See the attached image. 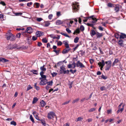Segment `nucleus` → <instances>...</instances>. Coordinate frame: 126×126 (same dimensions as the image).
<instances>
[{
    "instance_id": "cd10ccee",
    "label": "nucleus",
    "mask_w": 126,
    "mask_h": 126,
    "mask_svg": "<svg viewBox=\"0 0 126 126\" xmlns=\"http://www.w3.org/2000/svg\"><path fill=\"white\" fill-rule=\"evenodd\" d=\"M10 40L11 41H13L15 39V36L12 34V36H11Z\"/></svg>"
},
{
    "instance_id": "5fc2aeb1",
    "label": "nucleus",
    "mask_w": 126,
    "mask_h": 126,
    "mask_svg": "<svg viewBox=\"0 0 126 126\" xmlns=\"http://www.w3.org/2000/svg\"><path fill=\"white\" fill-rule=\"evenodd\" d=\"M73 81L71 82L69 84V88H71L72 87V85L73 84Z\"/></svg>"
},
{
    "instance_id": "a878e982",
    "label": "nucleus",
    "mask_w": 126,
    "mask_h": 126,
    "mask_svg": "<svg viewBox=\"0 0 126 126\" xmlns=\"http://www.w3.org/2000/svg\"><path fill=\"white\" fill-rule=\"evenodd\" d=\"M107 6H108L110 7H115L114 4L110 3H108Z\"/></svg>"
},
{
    "instance_id": "c85d7f7f",
    "label": "nucleus",
    "mask_w": 126,
    "mask_h": 126,
    "mask_svg": "<svg viewBox=\"0 0 126 126\" xmlns=\"http://www.w3.org/2000/svg\"><path fill=\"white\" fill-rule=\"evenodd\" d=\"M79 38L78 37H76L74 39V42L75 43H77L78 42Z\"/></svg>"
},
{
    "instance_id": "ea45409f",
    "label": "nucleus",
    "mask_w": 126,
    "mask_h": 126,
    "mask_svg": "<svg viewBox=\"0 0 126 126\" xmlns=\"http://www.w3.org/2000/svg\"><path fill=\"white\" fill-rule=\"evenodd\" d=\"M47 85H50L52 86V83H53L52 81L51 80L50 81H49L48 82H47Z\"/></svg>"
},
{
    "instance_id": "a18cd8bd",
    "label": "nucleus",
    "mask_w": 126,
    "mask_h": 126,
    "mask_svg": "<svg viewBox=\"0 0 126 126\" xmlns=\"http://www.w3.org/2000/svg\"><path fill=\"white\" fill-rule=\"evenodd\" d=\"M35 5H36V8H38L40 6L39 4L38 3H35Z\"/></svg>"
},
{
    "instance_id": "20e7f679",
    "label": "nucleus",
    "mask_w": 126,
    "mask_h": 126,
    "mask_svg": "<svg viewBox=\"0 0 126 126\" xmlns=\"http://www.w3.org/2000/svg\"><path fill=\"white\" fill-rule=\"evenodd\" d=\"M55 116V114L52 111H51L49 112L47 114V118L49 119H51L53 118Z\"/></svg>"
},
{
    "instance_id": "2eb2a0df",
    "label": "nucleus",
    "mask_w": 126,
    "mask_h": 126,
    "mask_svg": "<svg viewBox=\"0 0 126 126\" xmlns=\"http://www.w3.org/2000/svg\"><path fill=\"white\" fill-rule=\"evenodd\" d=\"M98 65H99L104 66L105 63L103 59L102 60L101 62L98 63Z\"/></svg>"
},
{
    "instance_id": "1a4fd4ad",
    "label": "nucleus",
    "mask_w": 126,
    "mask_h": 126,
    "mask_svg": "<svg viewBox=\"0 0 126 126\" xmlns=\"http://www.w3.org/2000/svg\"><path fill=\"white\" fill-rule=\"evenodd\" d=\"M60 73L61 74L63 73L64 74V73L65 72L66 69L64 66L62 65L60 67Z\"/></svg>"
},
{
    "instance_id": "39448f33",
    "label": "nucleus",
    "mask_w": 126,
    "mask_h": 126,
    "mask_svg": "<svg viewBox=\"0 0 126 126\" xmlns=\"http://www.w3.org/2000/svg\"><path fill=\"white\" fill-rule=\"evenodd\" d=\"M76 66L77 67L79 68H84L85 66L80 61H78L76 63Z\"/></svg>"
},
{
    "instance_id": "f257e3e1",
    "label": "nucleus",
    "mask_w": 126,
    "mask_h": 126,
    "mask_svg": "<svg viewBox=\"0 0 126 126\" xmlns=\"http://www.w3.org/2000/svg\"><path fill=\"white\" fill-rule=\"evenodd\" d=\"M79 5L78 3L77 2H74L73 3L72 8L73 12H75L79 9Z\"/></svg>"
},
{
    "instance_id": "aec40b11",
    "label": "nucleus",
    "mask_w": 126,
    "mask_h": 126,
    "mask_svg": "<svg viewBox=\"0 0 126 126\" xmlns=\"http://www.w3.org/2000/svg\"><path fill=\"white\" fill-rule=\"evenodd\" d=\"M45 27H47L50 24L49 21H46L44 22Z\"/></svg>"
},
{
    "instance_id": "9d476101",
    "label": "nucleus",
    "mask_w": 126,
    "mask_h": 126,
    "mask_svg": "<svg viewBox=\"0 0 126 126\" xmlns=\"http://www.w3.org/2000/svg\"><path fill=\"white\" fill-rule=\"evenodd\" d=\"M120 61L118 59L116 58L115 59L112 64V66H114L115 65H117V63L120 62Z\"/></svg>"
},
{
    "instance_id": "13d9d810",
    "label": "nucleus",
    "mask_w": 126,
    "mask_h": 126,
    "mask_svg": "<svg viewBox=\"0 0 126 126\" xmlns=\"http://www.w3.org/2000/svg\"><path fill=\"white\" fill-rule=\"evenodd\" d=\"M66 31L69 33H70L71 32V31L68 28L66 29Z\"/></svg>"
},
{
    "instance_id": "3c124183",
    "label": "nucleus",
    "mask_w": 126,
    "mask_h": 126,
    "mask_svg": "<svg viewBox=\"0 0 126 126\" xmlns=\"http://www.w3.org/2000/svg\"><path fill=\"white\" fill-rule=\"evenodd\" d=\"M72 65H73V69H74L76 67V63H75V62H73V63L72 64Z\"/></svg>"
},
{
    "instance_id": "338daca9",
    "label": "nucleus",
    "mask_w": 126,
    "mask_h": 126,
    "mask_svg": "<svg viewBox=\"0 0 126 126\" xmlns=\"http://www.w3.org/2000/svg\"><path fill=\"white\" fill-rule=\"evenodd\" d=\"M69 70H65V72L64 73V74H69Z\"/></svg>"
},
{
    "instance_id": "f8f14e48",
    "label": "nucleus",
    "mask_w": 126,
    "mask_h": 126,
    "mask_svg": "<svg viewBox=\"0 0 126 126\" xmlns=\"http://www.w3.org/2000/svg\"><path fill=\"white\" fill-rule=\"evenodd\" d=\"M123 42L124 41L123 40L121 39L118 41V44L120 47H124Z\"/></svg>"
},
{
    "instance_id": "49530a36",
    "label": "nucleus",
    "mask_w": 126,
    "mask_h": 126,
    "mask_svg": "<svg viewBox=\"0 0 126 126\" xmlns=\"http://www.w3.org/2000/svg\"><path fill=\"white\" fill-rule=\"evenodd\" d=\"M79 100V98H77V99L74 100L72 102V103H76L77 101H78Z\"/></svg>"
},
{
    "instance_id": "6ab92c4d",
    "label": "nucleus",
    "mask_w": 126,
    "mask_h": 126,
    "mask_svg": "<svg viewBox=\"0 0 126 126\" xmlns=\"http://www.w3.org/2000/svg\"><path fill=\"white\" fill-rule=\"evenodd\" d=\"M40 106L42 107H43L46 105V103L43 100H42L40 102Z\"/></svg>"
},
{
    "instance_id": "680f3d73",
    "label": "nucleus",
    "mask_w": 126,
    "mask_h": 126,
    "mask_svg": "<svg viewBox=\"0 0 126 126\" xmlns=\"http://www.w3.org/2000/svg\"><path fill=\"white\" fill-rule=\"evenodd\" d=\"M32 2H31L30 3H28L27 4V6L28 7H30L31 5H32Z\"/></svg>"
},
{
    "instance_id": "de8ad7c7",
    "label": "nucleus",
    "mask_w": 126,
    "mask_h": 126,
    "mask_svg": "<svg viewBox=\"0 0 126 126\" xmlns=\"http://www.w3.org/2000/svg\"><path fill=\"white\" fill-rule=\"evenodd\" d=\"M70 71L72 74H74L77 71L76 70H75L74 71H73L72 69H71L70 70Z\"/></svg>"
},
{
    "instance_id": "423d86ee",
    "label": "nucleus",
    "mask_w": 126,
    "mask_h": 126,
    "mask_svg": "<svg viewBox=\"0 0 126 126\" xmlns=\"http://www.w3.org/2000/svg\"><path fill=\"white\" fill-rule=\"evenodd\" d=\"M33 32V29L31 27H28L25 31V32L31 33Z\"/></svg>"
},
{
    "instance_id": "603ef678",
    "label": "nucleus",
    "mask_w": 126,
    "mask_h": 126,
    "mask_svg": "<svg viewBox=\"0 0 126 126\" xmlns=\"http://www.w3.org/2000/svg\"><path fill=\"white\" fill-rule=\"evenodd\" d=\"M80 29L82 31H83L84 30V28L83 25H81L80 27Z\"/></svg>"
},
{
    "instance_id": "bf43d9fd",
    "label": "nucleus",
    "mask_w": 126,
    "mask_h": 126,
    "mask_svg": "<svg viewBox=\"0 0 126 126\" xmlns=\"http://www.w3.org/2000/svg\"><path fill=\"white\" fill-rule=\"evenodd\" d=\"M52 16L53 15L52 14H50L48 16V18L50 20L51 19Z\"/></svg>"
},
{
    "instance_id": "052dcab7",
    "label": "nucleus",
    "mask_w": 126,
    "mask_h": 126,
    "mask_svg": "<svg viewBox=\"0 0 126 126\" xmlns=\"http://www.w3.org/2000/svg\"><path fill=\"white\" fill-rule=\"evenodd\" d=\"M82 119L83 118L81 117H79L77 118V121H81Z\"/></svg>"
},
{
    "instance_id": "0e129e2a",
    "label": "nucleus",
    "mask_w": 126,
    "mask_h": 126,
    "mask_svg": "<svg viewBox=\"0 0 126 126\" xmlns=\"http://www.w3.org/2000/svg\"><path fill=\"white\" fill-rule=\"evenodd\" d=\"M101 77L103 79H106L107 78V77L104 76L103 75H102Z\"/></svg>"
},
{
    "instance_id": "393cba45",
    "label": "nucleus",
    "mask_w": 126,
    "mask_h": 126,
    "mask_svg": "<svg viewBox=\"0 0 126 126\" xmlns=\"http://www.w3.org/2000/svg\"><path fill=\"white\" fill-rule=\"evenodd\" d=\"M38 99L36 97H34L33 99V100L32 102L33 104H34L37 101H38Z\"/></svg>"
},
{
    "instance_id": "c9c22d12",
    "label": "nucleus",
    "mask_w": 126,
    "mask_h": 126,
    "mask_svg": "<svg viewBox=\"0 0 126 126\" xmlns=\"http://www.w3.org/2000/svg\"><path fill=\"white\" fill-rule=\"evenodd\" d=\"M30 119L31 120L32 122L33 123H35L34 119L32 115H31L30 116Z\"/></svg>"
},
{
    "instance_id": "dca6fc26",
    "label": "nucleus",
    "mask_w": 126,
    "mask_h": 126,
    "mask_svg": "<svg viewBox=\"0 0 126 126\" xmlns=\"http://www.w3.org/2000/svg\"><path fill=\"white\" fill-rule=\"evenodd\" d=\"M7 39L8 40L10 39L11 36H12V34L10 33H9L7 34Z\"/></svg>"
},
{
    "instance_id": "4d7b16f0",
    "label": "nucleus",
    "mask_w": 126,
    "mask_h": 126,
    "mask_svg": "<svg viewBox=\"0 0 126 126\" xmlns=\"http://www.w3.org/2000/svg\"><path fill=\"white\" fill-rule=\"evenodd\" d=\"M87 25L88 26H90L93 27L94 26V24H93L87 23Z\"/></svg>"
},
{
    "instance_id": "e433bc0d",
    "label": "nucleus",
    "mask_w": 126,
    "mask_h": 126,
    "mask_svg": "<svg viewBox=\"0 0 126 126\" xmlns=\"http://www.w3.org/2000/svg\"><path fill=\"white\" fill-rule=\"evenodd\" d=\"M42 41L43 42L46 43L47 42V41L46 38H43L42 39Z\"/></svg>"
},
{
    "instance_id": "f3484780",
    "label": "nucleus",
    "mask_w": 126,
    "mask_h": 126,
    "mask_svg": "<svg viewBox=\"0 0 126 126\" xmlns=\"http://www.w3.org/2000/svg\"><path fill=\"white\" fill-rule=\"evenodd\" d=\"M96 36L97 38H99L102 36L103 34L102 33H100L98 32H97L96 34Z\"/></svg>"
},
{
    "instance_id": "4be33fe9",
    "label": "nucleus",
    "mask_w": 126,
    "mask_h": 126,
    "mask_svg": "<svg viewBox=\"0 0 126 126\" xmlns=\"http://www.w3.org/2000/svg\"><path fill=\"white\" fill-rule=\"evenodd\" d=\"M118 109L117 111V114L119 113V112L122 113L124 109L123 108H118Z\"/></svg>"
},
{
    "instance_id": "58836bf2",
    "label": "nucleus",
    "mask_w": 126,
    "mask_h": 126,
    "mask_svg": "<svg viewBox=\"0 0 126 126\" xmlns=\"http://www.w3.org/2000/svg\"><path fill=\"white\" fill-rule=\"evenodd\" d=\"M40 121H41V122L42 124L44 126H45L46 125V123H45V121L42 119L40 120Z\"/></svg>"
},
{
    "instance_id": "e2e57ef3",
    "label": "nucleus",
    "mask_w": 126,
    "mask_h": 126,
    "mask_svg": "<svg viewBox=\"0 0 126 126\" xmlns=\"http://www.w3.org/2000/svg\"><path fill=\"white\" fill-rule=\"evenodd\" d=\"M75 31L76 33H79L80 32L79 29V28H78Z\"/></svg>"
},
{
    "instance_id": "79ce46f5",
    "label": "nucleus",
    "mask_w": 126,
    "mask_h": 126,
    "mask_svg": "<svg viewBox=\"0 0 126 126\" xmlns=\"http://www.w3.org/2000/svg\"><path fill=\"white\" fill-rule=\"evenodd\" d=\"M27 48V47H26V46H23L22 47H20L19 48H17V49H26Z\"/></svg>"
},
{
    "instance_id": "37998d69",
    "label": "nucleus",
    "mask_w": 126,
    "mask_h": 126,
    "mask_svg": "<svg viewBox=\"0 0 126 126\" xmlns=\"http://www.w3.org/2000/svg\"><path fill=\"white\" fill-rule=\"evenodd\" d=\"M50 37L51 38H53V39H55L56 38V36L55 35L53 34H51L50 35Z\"/></svg>"
},
{
    "instance_id": "7ed1b4c3",
    "label": "nucleus",
    "mask_w": 126,
    "mask_h": 126,
    "mask_svg": "<svg viewBox=\"0 0 126 126\" xmlns=\"http://www.w3.org/2000/svg\"><path fill=\"white\" fill-rule=\"evenodd\" d=\"M93 16H92L90 17H85V19L83 20V21L86 22L87 21L88 18H91L92 19V22L95 23L97 21V19L96 18H93Z\"/></svg>"
},
{
    "instance_id": "c756f323",
    "label": "nucleus",
    "mask_w": 126,
    "mask_h": 126,
    "mask_svg": "<svg viewBox=\"0 0 126 126\" xmlns=\"http://www.w3.org/2000/svg\"><path fill=\"white\" fill-rule=\"evenodd\" d=\"M60 33L61 34H62V35L65 36L66 37H69V38L70 37L68 35H67V34L66 33H64L63 32H61Z\"/></svg>"
},
{
    "instance_id": "6e6552de",
    "label": "nucleus",
    "mask_w": 126,
    "mask_h": 126,
    "mask_svg": "<svg viewBox=\"0 0 126 126\" xmlns=\"http://www.w3.org/2000/svg\"><path fill=\"white\" fill-rule=\"evenodd\" d=\"M70 48L69 47H66L64 49L62 52V53L63 54H65L68 53V52L70 50Z\"/></svg>"
},
{
    "instance_id": "412c9836",
    "label": "nucleus",
    "mask_w": 126,
    "mask_h": 126,
    "mask_svg": "<svg viewBox=\"0 0 126 126\" xmlns=\"http://www.w3.org/2000/svg\"><path fill=\"white\" fill-rule=\"evenodd\" d=\"M62 21L60 20H58L56 21V24L57 25H59L63 23Z\"/></svg>"
},
{
    "instance_id": "a211bd4d",
    "label": "nucleus",
    "mask_w": 126,
    "mask_h": 126,
    "mask_svg": "<svg viewBox=\"0 0 126 126\" xmlns=\"http://www.w3.org/2000/svg\"><path fill=\"white\" fill-rule=\"evenodd\" d=\"M90 34L92 37H93L95 34L96 35V32L94 30H91V32H90Z\"/></svg>"
},
{
    "instance_id": "72a5a7b5",
    "label": "nucleus",
    "mask_w": 126,
    "mask_h": 126,
    "mask_svg": "<svg viewBox=\"0 0 126 126\" xmlns=\"http://www.w3.org/2000/svg\"><path fill=\"white\" fill-rule=\"evenodd\" d=\"M38 114H39L38 113L37 114V115H35L34 116L35 117V118H36V119L39 121V120H40V119L39 118V117L38 116Z\"/></svg>"
},
{
    "instance_id": "4468645a",
    "label": "nucleus",
    "mask_w": 126,
    "mask_h": 126,
    "mask_svg": "<svg viewBox=\"0 0 126 126\" xmlns=\"http://www.w3.org/2000/svg\"><path fill=\"white\" fill-rule=\"evenodd\" d=\"M119 38L120 39L126 38V35L124 33H121V34L120 35Z\"/></svg>"
},
{
    "instance_id": "9b49d317",
    "label": "nucleus",
    "mask_w": 126,
    "mask_h": 126,
    "mask_svg": "<svg viewBox=\"0 0 126 126\" xmlns=\"http://www.w3.org/2000/svg\"><path fill=\"white\" fill-rule=\"evenodd\" d=\"M36 35L37 37H39L44 35V33L42 32L37 31L36 33Z\"/></svg>"
},
{
    "instance_id": "c03bdc74",
    "label": "nucleus",
    "mask_w": 126,
    "mask_h": 126,
    "mask_svg": "<svg viewBox=\"0 0 126 126\" xmlns=\"http://www.w3.org/2000/svg\"><path fill=\"white\" fill-rule=\"evenodd\" d=\"M32 87H31L30 85H29L28 86L27 88V91H28L29 90L32 89Z\"/></svg>"
},
{
    "instance_id": "473e14b6",
    "label": "nucleus",
    "mask_w": 126,
    "mask_h": 126,
    "mask_svg": "<svg viewBox=\"0 0 126 126\" xmlns=\"http://www.w3.org/2000/svg\"><path fill=\"white\" fill-rule=\"evenodd\" d=\"M51 74L52 77H54L56 76L57 75V73L54 72L53 73H51Z\"/></svg>"
},
{
    "instance_id": "bb28decb",
    "label": "nucleus",
    "mask_w": 126,
    "mask_h": 126,
    "mask_svg": "<svg viewBox=\"0 0 126 126\" xmlns=\"http://www.w3.org/2000/svg\"><path fill=\"white\" fill-rule=\"evenodd\" d=\"M115 8L114 9L115 10L116 12H117L119 11V7L116 5H115Z\"/></svg>"
},
{
    "instance_id": "0eeeda50",
    "label": "nucleus",
    "mask_w": 126,
    "mask_h": 126,
    "mask_svg": "<svg viewBox=\"0 0 126 126\" xmlns=\"http://www.w3.org/2000/svg\"><path fill=\"white\" fill-rule=\"evenodd\" d=\"M47 82V80L46 79L41 80L40 83V85H45Z\"/></svg>"
},
{
    "instance_id": "a19ab883",
    "label": "nucleus",
    "mask_w": 126,
    "mask_h": 126,
    "mask_svg": "<svg viewBox=\"0 0 126 126\" xmlns=\"http://www.w3.org/2000/svg\"><path fill=\"white\" fill-rule=\"evenodd\" d=\"M73 65L72 64H68L67 65V67L68 68H72L73 66H72Z\"/></svg>"
},
{
    "instance_id": "864d4df0",
    "label": "nucleus",
    "mask_w": 126,
    "mask_h": 126,
    "mask_svg": "<svg viewBox=\"0 0 126 126\" xmlns=\"http://www.w3.org/2000/svg\"><path fill=\"white\" fill-rule=\"evenodd\" d=\"M21 34V33H18L16 35V37L19 38H20Z\"/></svg>"
},
{
    "instance_id": "8fccbe9b",
    "label": "nucleus",
    "mask_w": 126,
    "mask_h": 126,
    "mask_svg": "<svg viewBox=\"0 0 126 126\" xmlns=\"http://www.w3.org/2000/svg\"><path fill=\"white\" fill-rule=\"evenodd\" d=\"M43 20V19L41 18H37L36 19L37 20L38 22H40Z\"/></svg>"
},
{
    "instance_id": "69168bd1",
    "label": "nucleus",
    "mask_w": 126,
    "mask_h": 126,
    "mask_svg": "<svg viewBox=\"0 0 126 126\" xmlns=\"http://www.w3.org/2000/svg\"><path fill=\"white\" fill-rule=\"evenodd\" d=\"M37 39V37L35 36H33L32 38V39L33 41H35Z\"/></svg>"
},
{
    "instance_id": "2f4dec72",
    "label": "nucleus",
    "mask_w": 126,
    "mask_h": 126,
    "mask_svg": "<svg viewBox=\"0 0 126 126\" xmlns=\"http://www.w3.org/2000/svg\"><path fill=\"white\" fill-rule=\"evenodd\" d=\"M10 124L11 125H13L15 126L16 125V122L14 121H11L10 123Z\"/></svg>"
},
{
    "instance_id": "4c0bfd02",
    "label": "nucleus",
    "mask_w": 126,
    "mask_h": 126,
    "mask_svg": "<svg viewBox=\"0 0 126 126\" xmlns=\"http://www.w3.org/2000/svg\"><path fill=\"white\" fill-rule=\"evenodd\" d=\"M100 89L102 91L105 90L106 89V88L104 86H102L101 87Z\"/></svg>"
},
{
    "instance_id": "774afa93",
    "label": "nucleus",
    "mask_w": 126,
    "mask_h": 126,
    "mask_svg": "<svg viewBox=\"0 0 126 126\" xmlns=\"http://www.w3.org/2000/svg\"><path fill=\"white\" fill-rule=\"evenodd\" d=\"M93 119L92 118H89L87 120L88 122H90L92 121Z\"/></svg>"
},
{
    "instance_id": "09e8293b",
    "label": "nucleus",
    "mask_w": 126,
    "mask_h": 126,
    "mask_svg": "<svg viewBox=\"0 0 126 126\" xmlns=\"http://www.w3.org/2000/svg\"><path fill=\"white\" fill-rule=\"evenodd\" d=\"M70 100H69L68 101H67L63 103L62 104V105H65L66 104H68L69 102H70Z\"/></svg>"
},
{
    "instance_id": "f704fd0d",
    "label": "nucleus",
    "mask_w": 126,
    "mask_h": 126,
    "mask_svg": "<svg viewBox=\"0 0 126 126\" xmlns=\"http://www.w3.org/2000/svg\"><path fill=\"white\" fill-rule=\"evenodd\" d=\"M41 77L40 78V79H46V77L45 75H42L41 76Z\"/></svg>"
},
{
    "instance_id": "6e6d98bb",
    "label": "nucleus",
    "mask_w": 126,
    "mask_h": 126,
    "mask_svg": "<svg viewBox=\"0 0 126 126\" xmlns=\"http://www.w3.org/2000/svg\"><path fill=\"white\" fill-rule=\"evenodd\" d=\"M62 44V42L61 41H59L58 42L57 45L58 46H61Z\"/></svg>"
},
{
    "instance_id": "b1692460",
    "label": "nucleus",
    "mask_w": 126,
    "mask_h": 126,
    "mask_svg": "<svg viewBox=\"0 0 126 126\" xmlns=\"http://www.w3.org/2000/svg\"><path fill=\"white\" fill-rule=\"evenodd\" d=\"M45 65H43V66H41L40 67V69L42 71H45L46 70V68H44Z\"/></svg>"
},
{
    "instance_id": "7c9ffc66",
    "label": "nucleus",
    "mask_w": 126,
    "mask_h": 126,
    "mask_svg": "<svg viewBox=\"0 0 126 126\" xmlns=\"http://www.w3.org/2000/svg\"><path fill=\"white\" fill-rule=\"evenodd\" d=\"M96 109L94 108H91L90 109L88 110V111L89 112H93Z\"/></svg>"
},
{
    "instance_id": "5701e85b",
    "label": "nucleus",
    "mask_w": 126,
    "mask_h": 126,
    "mask_svg": "<svg viewBox=\"0 0 126 126\" xmlns=\"http://www.w3.org/2000/svg\"><path fill=\"white\" fill-rule=\"evenodd\" d=\"M31 72H32L34 74L36 75L38 74V72L36 70H31Z\"/></svg>"
},
{
    "instance_id": "f03ea898",
    "label": "nucleus",
    "mask_w": 126,
    "mask_h": 126,
    "mask_svg": "<svg viewBox=\"0 0 126 126\" xmlns=\"http://www.w3.org/2000/svg\"><path fill=\"white\" fill-rule=\"evenodd\" d=\"M105 63L106 64L105 66V70H109L111 66V61L109 60L105 62Z\"/></svg>"
},
{
    "instance_id": "ddd939ff",
    "label": "nucleus",
    "mask_w": 126,
    "mask_h": 126,
    "mask_svg": "<svg viewBox=\"0 0 126 126\" xmlns=\"http://www.w3.org/2000/svg\"><path fill=\"white\" fill-rule=\"evenodd\" d=\"M68 43V42L67 40L64 41L63 42V44L64 45L65 47H69Z\"/></svg>"
}]
</instances>
